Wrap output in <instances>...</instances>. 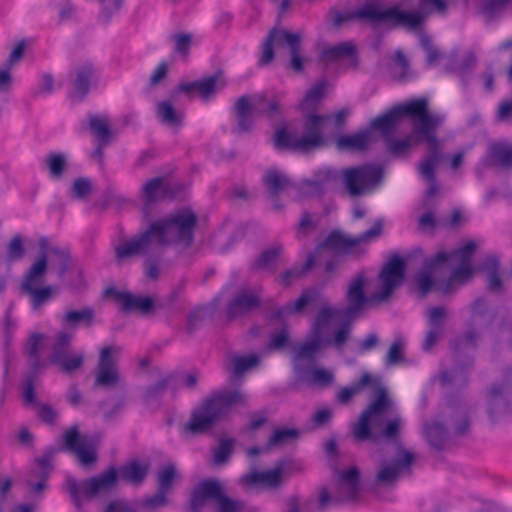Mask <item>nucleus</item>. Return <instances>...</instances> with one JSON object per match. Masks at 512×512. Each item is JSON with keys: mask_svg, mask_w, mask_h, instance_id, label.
<instances>
[{"mask_svg": "<svg viewBox=\"0 0 512 512\" xmlns=\"http://www.w3.org/2000/svg\"><path fill=\"white\" fill-rule=\"evenodd\" d=\"M452 259L433 258L439 262L443 283L438 288L442 290L443 296L450 295L471 282L476 272L473 258H459V262L454 267L451 266Z\"/></svg>", "mask_w": 512, "mask_h": 512, "instance_id": "f8f14e48", "label": "nucleus"}, {"mask_svg": "<svg viewBox=\"0 0 512 512\" xmlns=\"http://www.w3.org/2000/svg\"><path fill=\"white\" fill-rule=\"evenodd\" d=\"M409 258H389L378 274V289L375 297L382 303L387 302L393 293L400 288L406 280Z\"/></svg>", "mask_w": 512, "mask_h": 512, "instance_id": "2eb2a0df", "label": "nucleus"}, {"mask_svg": "<svg viewBox=\"0 0 512 512\" xmlns=\"http://www.w3.org/2000/svg\"><path fill=\"white\" fill-rule=\"evenodd\" d=\"M44 339V335L41 333H33L28 338L25 345V352L29 358L30 369L32 370H40L43 366V362L41 361L40 349L42 347V342Z\"/></svg>", "mask_w": 512, "mask_h": 512, "instance_id": "79ce46f5", "label": "nucleus"}, {"mask_svg": "<svg viewBox=\"0 0 512 512\" xmlns=\"http://www.w3.org/2000/svg\"><path fill=\"white\" fill-rule=\"evenodd\" d=\"M365 387L376 389V395L361 413L353 428V437L361 442L397 441L400 437L402 420L400 417L387 420L381 416V413L391 405V401L386 387L380 385L379 378H374L365 372L352 386L342 388L337 394V399L341 403H348L356 393Z\"/></svg>", "mask_w": 512, "mask_h": 512, "instance_id": "f03ea898", "label": "nucleus"}, {"mask_svg": "<svg viewBox=\"0 0 512 512\" xmlns=\"http://www.w3.org/2000/svg\"><path fill=\"white\" fill-rule=\"evenodd\" d=\"M335 315V310L329 306L323 307L315 316L312 326V335L322 338V333L325 327L329 325Z\"/></svg>", "mask_w": 512, "mask_h": 512, "instance_id": "13d9d810", "label": "nucleus"}, {"mask_svg": "<svg viewBox=\"0 0 512 512\" xmlns=\"http://www.w3.org/2000/svg\"><path fill=\"white\" fill-rule=\"evenodd\" d=\"M447 7L446 0H419L418 8L414 10L402 9L398 4L383 7L379 0H368L352 12L344 13L332 7L327 17L334 28L347 21L360 20L369 22L373 28L385 25L391 30L398 27L416 30L422 27L423 22L434 11L445 12Z\"/></svg>", "mask_w": 512, "mask_h": 512, "instance_id": "7ed1b4c3", "label": "nucleus"}, {"mask_svg": "<svg viewBox=\"0 0 512 512\" xmlns=\"http://www.w3.org/2000/svg\"><path fill=\"white\" fill-rule=\"evenodd\" d=\"M234 439H220L218 446L213 449V463L222 465L229 461L233 453Z\"/></svg>", "mask_w": 512, "mask_h": 512, "instance_id": "680f3d73", "label": "nucleus"}, {"mask_svg": "<svg viewBox=\"0 0 512 512\" xmlns=\"http://www.w3.org/2000/svg\"><path fill=\"white\" fill-rule=\"evenodd\" d=\"M477 62L474 52H468L460 61H451L448 69L460 77L464 86L468 84L469 75L472 73Z\"/></svg>", "mask_w": 512, "mask_h": 512, "instance_id": "a19ab883", "label": "nucleus"}, {"mask_svg": "<svg viewBox=\"0 0 512 512\" xmlns=\"http://www.w3.org/2000/svg\"><path fill=\"white\" fill-rule=\"evenodd\" d=\"M446 310L442 306H434L428 310L427 323L429 330L422 343L424 351H430L442 336L445 329Z\"/></svg>", "mask_w": 512, "mask_h": 512, "instance_id": "bb28decb", "label": "nucleus"}, {"mask_svg": "<svg viewBox=\"0 0 512 512\" xmlns=\"http://www.w3.org/2000/svg\"><path fill=\"white\" fill-rule=\"evenodd\" d=\"M237 404H245L244 395L239 390L212 393L191 412L189 420L184 425V431L193 435L206 433Z\"/></svg>", "mask_w": 512, "mask_h": 512, "instance_id": "39448f33", "label": "nucleus"}, {"mask_svg": "<svg viewBox=\"0 0 512 512\" xmlns=\"http://www.w3.org/2000/svg\"><path fill=\"white\" fill-rule=\"evenodd\" d=\"M449 423L454 426L453 434L455 436H464L470 428V418L466 410L453 409L449 415Z\"/></svg>", "mask_w": 512, "mask_h": 512, "instance_id": "3c124183", "label": "nucleus"}, {"mask_svg": "<svg viewBox=\"0 0 512 512\" xmlns=\"http://www.w3.org/2000/svg\"><path fill=\"white\" fill-rule=\"evenodd\" d=\"M182 192L180 184H173L163 176L149 179L142 186V198L147 205L164 200H173Z\"/></svg>", "mask_w": 512, "mask_h": 512, "instance_id": "4be33fe9", "label": "nucleus"}, {"mask_svg": "<svg viewBox=\"0 0 512 512\" xmlns=\"http://www.w3.org/2000/svg\"><path fill=\"white\" fill-rule=\"evenodd\" d=\"M320 297V291L316 287L306 288L301 295L289 304L294 314H302L308 307L313 306Z\"/></svg>", "mask_w": 512, "mask_h": 512, "instance_id": "8fccbe9b", "label": "nucleus"}, {"mask_svg": "<svg viewBox=\"0 0 512 512\" xmlns=\"http://www.w3.org/2000/svg\"><path fill=\"white\" fill-rule=\"evenodd\" d=\"M327 82L325 79L319 80L305 93L304 98L299 104L300 109L307 113H316L318 105L325 97Z\"/></svg>", "mask_w": 512, "mask_h": 512, "instance_id": "c9c22d12", "label": "nucleus"}, {"mask_svg": "<svg viewBox=\"0 0 512 512\" xmlns=\"http://www.w3.org/2000/svg\"><path fill=\"white\" fill-rule=\"evenodd\" d=\"M94 318L95 312L91 307H85L81 310H69L63 315V325L68 328L90 327L94 322Z\"/></svg>", "mask_w": 512, "mask_h": 512, "instance_id": "58836bf2", "label": "nucleus"}, {"mask_svg": "<svg viewBox=\"0 0 512 512\" xmlns=\"http://www.w3.org/2000/svg\"><path fill=\"white\" fill-rule=\"evenodd\" d=\"M337 482L333 494L326 487L320 490L318 509L325 512L329 503L339 504L354 501L360 492V470L352 466L346 470L337 472Z\"/></svg>", "mask_w": 512, "mask_h": 512, "instance_id": "1a4fd4ad", "label": "nucleus"}, {"mask_svg": "<svg viewBox=\"0 0 512 512\" xmlns=\"http://www.w3.org/2000/svg\"><path fill=\"white\" fill-rule=\"evenodd\" d=\"M178 476L176 467L174 464H168L158 471L157 474V489L162 492L168 493L173 486L175 478Z\"/></svg>", "mask_w": 512, "mask_h": 512, "instance_id": "bf43d9fd", "label": "nucleus"}, {"mask_svg": "<svg viewBox=\"0 0 512 512\" xmlns=\"http://www.w3.org/2000/svg\"><path fill=\"white\" fill-rule=\"evenodd\" d=\"M254 110L257 111V108L252 105L248 95H243L236 100L233 106L234 115L237 120L234 128L235 133L242 135L252 131L254 126Z\"/></svg>", "mask_w": 512, "mask_h": 512, "instance_id": "c85d7f7f", "label": "nucleus"}, {"mask_svg": "<svg viewBox=\"0 0 512 512\" xmlns=\"http://www.w3.org/2000/svg\"><path fill=\"white\" fill-rule=\"evenodd\" d=\"M263 183L273 197L291 185L290 180L285 175L273 169L266 172Z\"/></svg>", "mask_w": 512, "mask_h": 512, "instance_id": "de8ad7c7", "label": "nucleus"}, {"mask_svg": "<svg viewBox=\"0 0 512 512\" xmlns=\"http://www.w3.org/2000/svg\"><path fill=\"white\" fill-rule=\"evenodd\" d=\"M370 141V129L360 131L352 135H342L337 140L340 148L363 151L368 147Z\"/></svg>", "mask_w": 512, "mask_h": 512, "instance_id": "c03bdc74", "label": "nucleus"}, {"mask_svg": "<svg viewBox=\"0 0 512 512\" xmlns=\"http://www.w3.org/2000/svg\"><path fill=\"white\" fill-rule=\"evenodd\" d=\"M157 113L162 123L169 127L179 130L183 126L184 113L177 111L169 100L158 103Z\"/></svg>", "mask_w": 512, "mask_h": 512, "instance_id": "ea45409f", "label": "nucleus"}, {"mask_svg": "<svg viewBox=\"0 0 512 512\" xmlns=\"http://www.w3.org/2000/svg\"><path fill=\"white\" fill-rule=\"evenodd\" d=\"M72 86L69 97L77 102H83L91 89V83L96 75V68L90 61L77 65L74 69Z\"/></svg>", "mask_w": 512, "mask_h": 512, "instance_id": "b1692460", "label": "nucleus"}, {"mask_svg": "<svg viewBox=\"0 0 512 512\" xmlns=\"http://www.w3.org/2000/svg\"><path fill=\"white\" fill-rule=\"evenodd\" d=\"M282 466H277L268 471H258L252 469L240 478V483L249 487H264L270 490H276L282 486Z\"/></svg>", "mask_w": 512, "mask_h": 512, "instance_id": "393cba45", "label": "nucleus"}, {"mask_svg": "<svg viewBox=\"0 0 512 512\" xmlns=\"http://www.w3.org/2000/svg\"><path fill=\"white\" fill-rule=\"evenodd\" d=\"M45 163L49 176L53 180H60L68 169L66 156L60 152H51L46 156Z\"/></svg>", "mask_w": 512, "mask_h": 512, "instance_id": "09e8293b", "label": "nucleus"}, {"mask_svg": "<svg viewBox=\"0 0 512 512\" xmlns=\"http://www.w3.org/2000/svg\"><path fill=\"white\" fill-rule=\"evenodd\" d=\"M316 228L317 223L312 219L311 214L308 211H304L296 227L295 236L298 240H303L314 232Z\"/></svg>", "mask_w": 512, "mask_h": 512, "instance_id": "0e129e2a", "label": "nucleus"}, {"mask_svg": "<svg viewBox=\"0 0 512 512\" xmlns=\"http://www.w3.org/2000/svg\"><path fill=\"white\" fill-rule=\"evenodd\" d=\"M26 249L35 256H70L71 254L68 245H58L48 236L28 238L24 242L22 236L17 234L7 245V256H25Z\"/></svg>", "mask_w": 512, "mask_h": 512, "instance_id": "9b49d317", "label": "nucleus"}, {"mask_svg": "<svg viewBox=\"0 0 512 512\" xmlns=\"http://www.w3.org/2000/svg\"><path fill=\"white\" fill-rule=\"evenodd\" d=\"M268 37L272 38V42L276 44L279 47H282L284 45H288L289 48L293 47L292 39L296 40V44H301L302 38L301 35L297 32H291L286 29H281L274 27L272 28L268 34Z\"/></svg>", "mask_w": 512, "mask_h": 512, "instance_id": "603ef678", "label": "nucleus"}, {"mask_svg": "<svg viewBox=\"0 0 512 512\" xmlns=\"http://www.w3.org/2000/svg\"><path fill=\"white\" fill-rule=\"evenodd\" d=\"M220 74L221 71L219 70L191 82H180L173 92L183 93L189 98L198 95L202 102H210L226 86V82L220 79Z\"/></svg>", "mask_w": 512, "mask_h": 512, "instance_id": "dca6fc26", "label": "nucleus"}, {"mask_svg": "<svg viewBox=\"0 0 512 512\" xmlns=\"http://www.w3.org/2000/svg\"><path fill=\"white\" fill-rule=\"evenodd\" d=\"M91 479V491L95 492L98 496L102 492H108L116 485L119 481L118 470L114 466H110L107 470L102 473L90 477Z\"/></svg>", "mask_w": 512, "mask_h": 512, "instance_id": "e433bc0d", "label": "nucleus"}, {"mask_svg": "<svg viewBox=\"0 0 512 512\" xmlns=\"http://www.w3.org/2000/svg\"><path fill=\"white\" fill-rule=\"evenodd\" d=\"M276 53L274 50V43L272 42V38L266 37L264 38L261 44V53L257 61L258 67H267L272 64L275 60Z\"/></svg>", "mask_w": 512, "mask_h": 512, "instance_id": "338daca9", "label": "nucleus"}, {"mask_svg": "<svg viewBox=\"0 0 512 512\" xmlns=\"http://www.w3.org/2000/svg\"><path fill=\"white\" fill-rule=\"evenodd\" d=\"M91 479V491L95 492L98 496L102 492H108L116 485L119 481L118 470L114 466H110L107 470L102 473L90 477Z\"/></svg>", "mask_w": 512, "mask_h": 512, "instance_id": "4c0bfd02", "label": "nucleus"}, {"mask_svg": "<svg viewBox=\"0 0 512 512\" xmlns=\"http://www.w3.org/2000/svg\"><path fill=\"white\" fill-rule=\"evenodd\" d=\"M149 469V463L132 460L120 466L118 475L123 481L133 485H141L145 481Z\"/></svg>", "mask_w": 512, "mask_h": 512, "instance_id": "7c9ffc66", "label": "nucleus"}, {"mask_svg": "<svg viewBox=\"0 0 512 512\" xmlns=\"http://www.w3.org/2000/svg\"><path fill=\"white\" fill-rule=\"evenodd\" d=\"M499 258H487L484 263L486 270L487 290L493 294H504L506 289L503 279L499 273Z\"/></svg>", "mask_w": 512, "mask_h": 512, "instance_id": "f704fd0d", "label": "nucleus"}, {"mask_svg": "<svg viewBox=\"0 0 512 512\" xmlns=\"http://www.w3.org/2000/svg\"><path fill=\"white\" fill-rule=\"evenodd\" d=\"M383 175V168L380 165L366 163L345 169L343 183L348 194L357 197L381 182Z\"/></svg>", "mask_w": 512, "mask_h": 512, "instance_id": "ddd939ff", "label": "nucleus"}, {"mask_svg": "<svg viewBox=\"0 0 512 512\" xmlns=\"http://www.w3.org/2000/svg\"><path fill=\"white\" fill-rule=\"evenodd\" d=\"M424 433L427 442L433 449L441 451L445 448L449 439V432L443 423L439 421L426 423Z\"/></svg>", "mask_w": 512, "mask_h": 512, "instance_id": "72a5a7b5", "label": "nucleus"}, {"mask_svg": "<svg viewBox=\"0 0 512 512\" xmlns=\"http://www.w3.org/2000/svg\"><path fill=\"white\" fill-rule=\"evenodd\" d=\"M175 379L176 377L173 374H168L147 386L142 393L144 403L151 404L160 402L168 389L175 390Z\"/></svg>", "mask_w": 512, "mask_h": 512, "instance_id": "473e14b6", "label": "nucleus"}, {"mask_svg": "<svg viewBox=\"0 0 512 512\" xmlns=\"http://www.w3.org/2000/svg\"><path fill=\"white\" fill-rule=\"evenodd\" d=\"M318 258H307L306 262L301 267H293L281 275V284L289 286L294 279H298L310 271L317 262Z\"/></svg>", "mask_w": 512, "mask_h": 512, "instance_id": "6e6d98bb", "label": "nucleus"}, {"mask_svg": "<svg viewBox=\"0 0 512 512\" xmlns=\"http://www.w3.org/2000/svg\"><path fill=\"white\" fill-rule=\"evenodd\" d=\"M344 59L349 60L350 67L357 69L359 66L358 51L355 44L349 41L325 47L320 53V60L327 63H336Z\"/></svg>", "mask_w": 512, "mask_h": 512, "instance_id": "a878e982", "label": "nucleus"}, {"mask_svg": "<svg viewBox=\"0 0 512 512\" xmlns=\"http://www.w3.org/2000/svg\"><path fill=\"white\" fill-rule=\"evenodd\" d=\"M260 361V357L257 354H252L249 356H235L232 359L233 364V375L235 377H239L243 375L247 370L256 366Z\"/></svg>", "mask_w": 512, "mask_h": 512, "instance_id": "e2e57ef3", "label": "nucleus"}, {"mask_svg": "<svg viewBox=\"0 0 512 512\" xmlns=\"http://www.w3.org/2000/svg\"><path fill=\"white\" fill-rule=\"evenodd\" d=\"M487 410L489 417L493 421H496L500 417L507 415L511 411L510 401L504 395L501 385L492 386Z\"/></svg>", "mask_w": 512, "mask_h": 512, "instance_id": "c756f323", "label": "nucleus"}, {"mask_svg": "<svg viewBox=\"0 0 512 512\" xmlns=\"http://www.w3.org/2000/svg\"><path fill=\"white\" fill-rule=\"evenodd\" d=\"M91 479L77 480L72 475H66L63 482V490L68 493L76 509H81L84 501L93 500L96 495L91 491Z\"/></svg>", "mask_w": 512, "mask_h": 512, "instance_id": "cd10ccee", "label": "nucleus"}, {"mask_svg": "<svg viewBox=\"0 0 512 512\" xmlns=\"http://www.w3.org/2000/svg\"><path fill=\"white\" fill-rule=\"evenodd\" d=\"M39 370L30 369L23 385V399L27 405L36 404L35 381Z\"/></svg>", "mask_w": 512, "mask_h": 512, "instance_id": "774afa93", "label": "nucleus"}, {"mask_svg": "<svg viewBox=\"0 0 512 512\" xmlns=\"http://www.w3.org/2000/svg\"><path fill=\"white\" fill-rule=\"evenodd\" d=\"M89 129L97 142L109 144L111 138V128L109 118L107 116L99 117L97 115H89Z\"/></svg>", "mask_w": 512, "mask_h": 512, "instance_id": "37998d69", "label": "nucleus"}, {"mask_svg": "<svg viewBox=\"0 0 512 512\" xmlns=\"http://www.w3.org/2000/svg\"><path fill=\"white\" fill-rule=\"evenodd\" d=\"M382 232L383 221L380 219L376 220L371 228L356 236H350L340 228H334L324 238L317 240L314 250L309 251L305 256H318V254L347 256L352 252L361 250L362 245L376 239Z\"/></svg>", "mask_w": 512, "mask_h": 512, "instance_id": "0eeeda50", "label": "nucleus"}, {"mask_svg": "<svg viewBox=\"0 0 512 512\" xmlns=\"http://www.w3.org/2000/svg\"><path fill=\"white\" fill-rule=\"evenodd\" d=\"M47 259L38 258L28 270L21 284V290L30 296L33 310H37L53 297L51 286L42 287L47 272Z\"/></svg>", "mask_w": 512, "mask_h": 512, "instance_id": "4468645a", "label": "nucleus"}, {"mask_svg": "<svg viewBox=\"0 0 512 512\" xmlns=\"http://www.w3.org/2000/svg\"><path fill=\"white\" fill-rule=\"evenodd\" d=\"M403 118H410L413 121L411 137L414 143H427L428 146V154L419 164L421 174L433 182L425 192V199H428L439 191V187L435 183V169L444 158L442 142L437 137L443 117L429 113L428 100L418 98L397 105L388 112L378 115L371 121L370 129L378 130L384 136H388L395 131L399 121Z\"/></svg>", "mask_w": 512, "mask_h": 512, "instance_id": "f257e3e1", "label": "nucleus"}, {"mask_svg": "<svg viewBox=\"0 0 512 512\" xmlns=\"http://www.w3.org/2000/svg\"><path fill=\"white\" fill-rule=\"evenodd\" d=\"M120 353L119 346L112 345L101 348L96 366L95 386L110 388L117 385L119 381L117 359Z\"/></svg>", "mask_w": 512, "mask_h": 512, "instance_id": "a211bd4d", "label": "nucleus"}, {"mask_svg": "<svg viewBox=\"0 0 512 512\" xmlns=\"http://www.w3.org/2000/svg\"><path fill=\"white\" fill-rule=\"evenodd\" d=\"M105 297H113L123 313H139L142 316L153 315V298L151 296L134 295L128 291H119L111 286L105 289Z\"/></svg>", "mask_w": 512, "mask_h": 512, "instance_id": "6ab92c4d", "label": "nucleus"}, {"mask_svg": "<svg viewBox=\"0 0 512 512\" xmlns=\"http://www.w3.org/2000/svg\"><path fill=\"white\" fill-rule=\"evenodd\" d=\"M213 314V308L208 305H201L195 307L187 317L186 331L188 334H193L197 331L203 323L211 318Z\"/></svg>", "mask_w": 512, "mask_h": 512, "instance_id": "49530a36", "label": "nucleus"}, {"mask_svg": "<svg viewBox=\"0 0 512 512\" xmlns=\"http://www.w3.org/2000/svg\"><path fill=\"white\" fill-rule=\"evenodd\" d=\"M414 454L409 450H400V456L393 461L382 460L376 474L375 482L383 486L394 485L403 472L411 473Z\"/></svg>", "mask_w": 512, "mask_h": 512, "instance_id": "412c9836", "label": "nucleus"}, {"mask_svg": "<svg viewBox=\"0 0 512 512\" xmlns=\"http://www.w3.org/2000/svg\"><path fill=\"white\" fill-rule=\"evenodd\" d=\"M332 119L331 114L307 113L303 125V134L298 137L285 126L276 130L274 145L278 150L308 152L325 143L324 125Z\"/></svg>", "mask_w": 512, "mask_h": 512, "instance_id": "423d86ee", "label": "nucleus"}, {"mask_svg": "<svg viewBox=\"0 0 512 512\" xmlns=\"http://www.w3.org/2000/svg\"><path fill=\"white\" fill-rule=\"evenodd\" d=\"M299 430L296 428H281L273 431L267 443V449L290 443L299 437Z\"/></svg>", "mask_w": 512, "mask_h": 512, "instance_id": "864d4df0", "label": "nucleus"}, {"mask_svg": "<svg viewBox=\"0 0 512 512\" xmlns=\"http://www.w3.org/2000/svg\"><path fill=\"white\" fill-rule=\"evenodd\" d=\"M197 224L198 217L193 210H179L174 215L153 221L146 230L120 243L115 249V256L147 253L152 246L188 248L194 242Z\"/></svg>", "mask_w": 512, "mask_h": 512, "instance_id": "20e7f679", "label": "nucleus"}, {"mask_svg": "<svg viewBox=\"0 0 512 512\" xmlns=\"http://www.w3.org/2000/svg\"><path fill=\"white\" fill-rule=\"evenodd\" d=\"M510 2L511 0H484L480 4L479 12L490 22L494 20Z\"/></svg>", "mask_w": 512, "mask_h": 512, "instance_id": "052dcab7", "label": "nucleus"}, {"mask_svg": "<svg viewBox=\"0 0 512 512\" xmlns=\"http://www.w3.org/2000/svg\"><path fill=\"white\" fill-rule=\"evenodd\" d=\"M259 296L250 288L239 290L226 305V317L229 321L244 317L260 307Z\"/></svg>", "mask_w": 512, "mask_h": 512, "instance_id": "5701e85b", "label": "nucleus"}, {"mask_svg": "<svg viewBox=\"0 0 512 512\" xmlns=\"http://www.w3.org/2000/svg\"><path fill=\"white\" fill-rule=\"evenodd\" d=\"M487 165L498 166L504 170L512 168V145L493 143L487 151Z\"/></svg>", "mask_w": 512, "mask_h": 512, "instance_id": "2f4dec72", "label": "nucleus"}, {"mask_svg": "<svg viewBox=\"0 0 512 512\" xmlns=\"http://www.w3.org/2000/svg\"><path fill=\"white\" fill-rule=\"evenodd\" d=\"M443 283L439 262L430 258L424 265L414 273L409 286L412 292L417 293L420 298H425L431 292L442 295L438 287Z\"/></svg>", "mask_w": 512, "mask_h": 512, "instance_id": "f3484780", "label": "nucleus"}, {"mask_svg": "<svg viewBox=\"0 0 512 512\" xmlns=\"http://www.w3.org/2000/svg\"><path fill=\"white\" fill-rule=\"evenodd\" d=\"M92 191V181L87 177H78L72 183L69 196L73 200H85Z\"/></svg>", "mask_w": 512, "mask_h": 512, "instance_id": "5fc2aeb1", "label": "nucleus"}, {"mask_svg": "<svg viewBox=\"0 0 512 512\" xmlns=\"http://www.w3.org/2000/svg\"><path fill=\"white\" fill-rule=\"evenodd\" d=\"M209 501L216 502V512H242L245 507L243 501L226 495L223 485L217 478L204 479L193 488L189 498V510L201 512Z\"/></svg>", "mask_w": 512, "mask_h": 512, "instance_id": "6e6552de", "label": "nucleus"}, {"mask_svg": "<svg viewBox=\"0 0 512 512\" xmlns=\"http://www.w3.org/2000/svg\"><path fill=\"white\" fill-rule=\"evenodd\" d=\"M54 455L53 449L47 450L44 455L36 459L37 468L32 471V475L38 477L40 480H48L50 477L53 464L52 458Z\"/></svg>", "mask_w": 512, "mask_h": 512, "instance_id": "4d7b16f0", "label": "nucleus"}, {"mask_svg": "<svg viewBox=\"0 0 512 512\" xmlns=\"http://www.w3.org/2000/svg\"><path fill=\"white\" fill-rule=\"evenodd\" d=\"M70 347V335L66 332H60L57 334L55 342L53 344V356L52 363H56L61 358L69 354Z\"/></svg>", "mask_w": 512, "mask_h": 512, "instance_id": "69168bd1", "label": "nucleus"}, {"mask_svg": "<svg viewBox=\"0 0 512 512\" xmlns=\"http://www.w3.org/2000/svg\"><path fill=\"white\" fill-rule=\"evenodd\" d=\"M302 379L308 384L319 388L330 387L335 380L333 372L324 368H310L305 371Z\"/></svg>", "mask_w": 512, "mask_h": 512, "instance_id": "a18cd8bd", "label": "nucleus"}, {"mask_svg": "<svg viewBox=\"0 0 512 512\" xmlns=\"http://www.w3.org/2000/svg\"><path fill=\"white\" fill-rule=\"evenodd\" d=\"M368 279L364 271H359L349 281L345 293L346 306L338 313L346 320H355L369 305H378L382 301L375 297V291L370 295L365 292Z\"/></svg>", "mask_w": 512, "mask_h": 512, "instance_id": "9d476101", "label": "nucleus"}, {"mask_svg": "<svg viewBox=\"0 0 512 512\" xmlns=\"http://www.w3.org/2000/svg\"><path fill=\"white\" fill-rule=\"evenodd\" d=\"M63 438V449L74 453L82 466L88 467L97 461L98 456L95 448L87 436L80 434L77 426H71L67 429Z\"/></svg>", "mask_w": 512, "mask_h": 512, "instance_id": "aec40b11", "label": "nucleus"}]
</instances>
